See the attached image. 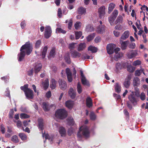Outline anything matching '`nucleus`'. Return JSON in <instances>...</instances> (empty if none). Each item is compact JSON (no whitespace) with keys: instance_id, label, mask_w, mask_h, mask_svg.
<instances>
[{"instance_id":"7c9ffc66","label":"nucleus","mask_w":148,"mask_h":148,"mask_svg":"<svg viewBox=\"0 0 148 148\" xmlns=\"http://www.w3.org/2000/svg\"><path fill=\"white\" fill-rule=\"evenodd\" d=\"M114 88L115 91L118 93H119L121 91V86L119 83H116L115 84Z\"/></svg>"},{"instance_id":"c03bdc74","label":"nucleus","mask_w":148,"mask_h":148,"mask_svg":"<svg viewBox=\"0 0 148 148\" xmlns=\"http://www.w3.org/2000/svg\"><path fill=\"white\" fill-rule=\"evenodd\" d=\"M116 18L113 16L111 15L109 17H108V20L110 25H113V23Z\"/></svg>"},{"instance_id":"7ed1b4c3","label":"nucleus","mask_w":148,"mask_h":148,"mask_svg":"<svg viewBox=\"0 0 148 148\" xmlns=\"http://www.w3.org/2000/svg\"><path fill=\"white\" fill-rule=\"evenodd\" d=\"M80 132L82 131V134H80L79 132H78L77 134L78 137L81 138L82 137V135L85 138H88L90 136V132L88 128L86 126H82L80 127L79 129Z\"/></svg>"},{"instance_id":"f8f14e48","label":"nucleus","mask_w":148,"mask_h":148,"mask_svg":"<svg viewBox=\"0 0 148 148\" xmlns=\"http://www.w3.org/2000/svg\"><path fill=\"white\" fill-rule=\"evenodd\" d=\"M48 49V47L47 45L44 46L41 48V55L42 58L44 59L45 58Z\"/></svg>"},{"instance_id":"72a5a7b5","label":"nucleus","mask_w":148,"mask_h":148,"mask_svg":"<svg viewBox=\"0 0 148 148\" xmlns=\"http://www.w3.org/2000/svg\"><path fill=\"white\" fill-rule=\"evenodd\" d=\"M95 35L96 34L95 33H93L88 35L86 38L87 41L88 42H89L92 40L95 37Z\"/></svg>"},{"instance_id":"603ef678","label":"nucleus","mask_w":148,"mask_h":148,"mask_svg":"<svg viewBox=\"0 0 148 148\" xmlns=\"http://www.w3.org/2000/svg\"><path fill=\"white\" fill-rule=\"evenodd\" d=\"M42 137L43 138H44L45 137V138L46 140V139H49L50 138V136L48 134H46L45 132L44 133H42Z\"/></svg>"},{"instance_id":"6ab92c4d","label":"nucleus","mask_w":148,"mask_h":148,"mask_svg":"<svg viewBox=\"0 0 148 148\" xmlns=\"http://www.w3.org/2000/svg\"><path fill=\"white\" fill-rule=\"evenodd\" d=\"M76 92H75L72 88H71L69 91V94L72 99H74L76 97Z\"/></svg>"},{"instance_id":"de8ad7c7","label":"nucleus","mask_w":148,"mask_h":148,"mask_svg":"<svg viewBox=\"0 0 148 148\" xmlns=\"http://www.w3.org/2000/svg\"><path fill=\"white\" fill-rule=\"evenodd\" d=\"M90 119L92 120H94L96 119V115L93 112H90Z\"/></svg>"},{"instance_id":"f3484780","label":"nucleus","mask_w":148,"mask_h":148,"mask_svg":"<svg viewBox=\"0 0 148 148\" xmlns=\"http://www.w3.org/2000/svg\"><path fill=\"white\" fill-rule=\"evenodd\" d=\"M42 107L43 110L45 112L48 111L50 109V106L47 102H43Z\"/></svg>"},{"instance_id":"a878e982","label":"nucleus","mask_w":148,"mask_h":148,"mask_svg":"<svg viewBox=\"0 0 148 148\" xmlns=\"http://www.w3.org/2000/svg\"><path fill=\"white\" fill-rule=\"evenodd\" d=\"M86 104L87 106L90 108L92 106V103L91 99L89 97H88L86 99Z\"/></svg>"},{"instance_id":"864d4df0","label":"nucleus","mask_w":148,"mask_h":148,"mask_svg":"<svg viewBox=\"0 0 148 148\" xmlns=\"http://www.w3.org/2000/svg\"><path fill=\"white\" fill-rule=\"evenodd\" d=\"M118 11L117 10L115 9L113 11L112 14L111 15L116 18L118 15Z\"/></svg>"},{"instance_id":"1a4fd4ad","label":"nucleus","mask_w":148,"mask_h":148,"mask_svg":"<svg viewBox=\"0 0 148 148\" xmlns=\"http://www.w3.org/2000/svg\"><path fill=\"white\" fill-rule=\"evenodd\" d=\"M129 101L134 105H136L137 103V100L135 97L134 95L133 94L132 92V93L129 95L128 97Z\"/></svg>"},{"instance_id":"5fc2aeb1","label":"nucleus","mask_w":148,"mask_h":148,"mask_svg":"<svg viewBox=\"0 0 148 148\" xmlns=\"http://www.w3.org/2000/svg\"><path fill=\"white\" fill-rule=\"evenodd\" d=\"M136 56V53L135 52H132L128 55V57L129 58H132Z\"/></svg>"},{"instance_id":"473e14b6","label":"nucleus","mask_w":148,"mask_h":148,"mask_svg":"<svg viewBox=\"0 0 148 148\" xmlns=\"http://www.w3.org/2000/svg\"><path fill=\"white\" fill-rule=\"evenodd\" d=\"M64 60L67 64H70L71 63V60L69 55V54H66L64 56Z\"/></svg>"},{"instance_id":"412c9836","label":"nucleus","mask_w":148,"mask_h":148,"mask_svg":"<svg viewBox=\"0 0 148 148\" xmlns=\"http://www.w3.org/2000/svg\"><path fill=\"white\" fill-rule=\"evenodd\" d=\"M57 82L56 80L53 78L51 79V82L50 85V88L52 89H55L56 87Z\"/></svg>"},{"instance_id":"f03ea898","label":"nucleus","mask_w":148,"mask_h":148,"mask_svg":"<svg viewBox=\"0 0 148 148\" xmlns=\"http://www.w3.org/2000/svg\"><path fill=\"white\" fill-rule=\"evenodd\" d=\"M21 90L25 93V96L28 99H33L34 98V93L33 91L30 88H28V84H27L20 87Z\"/></svg>"},{"instance_id":"4be33fe9","label":"nucleus","mask_w":148,"mask_h":148,"mask_svg":"<svg viewBox=\"0 0 148 148\" xmlns=\"http://www.w3.org/2000/svg\"><path fill=\"white\" fill-rule=\"evenodd\" d=\"M86 47V44L84 42H81L78 45L77 50L79 51H81L84 50Z\"/></svg>"},{"instance_id":"dca6fc26","label":"nucleus","mask_w":148,"mask_h":148,"mask_svg":"<svg viewBox=\"0 0 148 148\" xmlns=\"http://www.w3.org/2000/svg\"><path fill=\"white\" fill-rule=\"evenodd\" d=\"M59 132L61 136L64 137L66 135V131L65 128L62 126L59 127Z\"/></svg>"},{"instance_id":"0e129e2a","label":"nucleus","mask_w":148,"mask_h":148,"mask_svg":"<svg viewBox=\"0 0 148 148\" xmlns=\"http://www.w3.org/2000/svg\"><path fill=\"white\" fill-rule=\"evenodd\" d=\"M113 33L116 37H119L120 34V33L117 31H114L113 32Z\"/></svg>"},{"instance_id":"c756f323","label":"nucleus","mask_w":148,"mask_h":148,"mask_svg":"<svg viewBox=\"0 0 148 148\" xmlns=\"http://www.w3.org/2000/svg\"><path fill=\"white\" fill-rule=\"evenodd\" d=\"M115 7V5L113 3H110L109 5L108 8V13L110 14L113 11V9Z\"/></svg>"},{"instance_id":"680f3d73","label":"nucleus","mask_w":148,"mask_h":148,"mask_svg":"<svg viewBox=\"0 0 148 148\" xmlns=\"http://www.w3.org/2000/svg\"><path fill=\"white\" fill-rule=\"evenodd\" d=\"M136 47V44L134 42H131L130 45L129 47L130 48L134 49Z\"/></svg>"},{"instance_id":"39448f33","label":"nucleus","mask_w":148,"mask_h":148,"mask_svg":"<svg viewBox=\"0 0 148 148\" xmlns=\"http://www.w3.org/2000/svg\"><path fill=\"white\" fill-rule=\"evenodd\" d=\"M60 89L63 90H65L67 88L66 82L61 79H59L58 81Z\"/></svg>"},{"instance_id":"58836bf2","label":"nucleus","mask_w":148,"mask_h":148,"mask_svg":"<svg viewBox=\"0 0 148 148\" xmlns=\"http://www.w3.org/2000/svg\"><path fill=\"white\" fill-rule=\"evenodd\" d=\"M127 70L130 72H133L135 70V67L133 66L132 65H127Z\"/></svg>"},{"instance_id":"9d476101","label":"nucleus","mask_w":148,"mask_h":148,"mask_svg":"<svg viewBox=\"0 0 148 148\" xmlns=\"http://www.w3.org/2000/svg\"><path fill=\"white\" fill-rule=\"evenodd\" d=\"M131 78L132 77L131 75H128L126 78L125 81L123 83V85L126 88H129L130 85V81Z\"/></svg>"},{"instance_id":"c85d7f7f","label":"nucleus","mask_w":148,"mask_h":148,"mask_svg":"<svg viewBox=\"0 0 148 148\" xmlns=\"http://www.w3.org/2000/svg\"><path fill=\"white\" fill-rule=\"evenodd\" d=\"M38 128L42 131L44 127L43 120L41 119H39L38 120Z\"/></svg>"},{"instance_id":"338daca9","label":"nucleus","mask_w":148,"mask_h":148,"mask_svg":"<svg viewBox=\"0 0 148 148\" xmlns=\"http://www.w3.org/2000/svg\"><path fill=\"white\" fill-rule=\"evenodd\" d=\"M14 112L13 110H11L9 113V118H12L13 117V116L14 114Z\"/></svg>"},{"instance_id":"4d7b16f0","label":"nucleus","mask_w":148,"mask_h":148,"mask_svg":"<svg viewBox=\"0 0 148 148\" xmlns=\"http://www.w3.org/2000/svg\"><path fill=\"white\" fill-rule=\"evenodd\" d=\"M140 98L142 100H144L146 98V96L145 94L143 92L141 93L140 95Z\"/></svg>"},{"instance_id":"6e6552de","label":"nucleus","mask_w":148,"mask_h":148,"mask_svg":"<svg viewBox=\"0 0 148 148\" xmlns=\"http://www.w3.org/2000/svg\"><path fill=\"white\" fill-rule=\"evenodd\" d=\"M106 8L105 6H101L98 9V12L99 15V17L100 18H103L105 14Z\"/></svg>"},{"instance_id":"ea45409f","label":"nucleus","mask_w":148,"mask_h":148,"mask_svg":"<svg viewBox=\"0 0 148 148\" xmlns=\"http://www.w3.org/2000/svg\"><path fill=\"white\" fill-rule=\"evenodd\" d=\"M81 82L82 84L84 85H86L88 86H90L89 82L87 81L86 78H81Z\"/></svg>"},{"instance_id":"c9c22d12","label":"nucleus","mask_w":148,"mask_h":148,"mask_svg":"<svg viewBox=\"0 0 148 148\" xmlns=\"http://www.w3.org/2000/svg\"><path fill=\"white\" fill-rule=\"evenodd\" d=\"M42 68V66H39L38 65H35L34 67V69L35 73L37 74L40 70Z\"/></svg>"},{"instance_id":"5701e85b","label":"nucleus","mask_w":148,"mask_h":148,"mask_svg":"<svg viewBox=\"0 0 148 148\" xmlns=\"http://www.w3.org/2000/svg\"><path fill=\"white\" fill-rule=\"evenodd\" d=\"M130 35V33L127 30L124 32L122 34L120 38L121 39L125 40Z\"/></svg>"},{"instance_id":"ddd939ff","label":"nucleus","mask_w":148,"mask_h":148,"mask_svg":"<svg viewBox=\"0 0 148 148\" xmlns=\"http://www.w3.org/2000/svg\"><path fill=\"white\" fill-rule=\"evenodd\" d=\"M133 84L135 88L140 86V81L139 78L137 77H134L133 79Z\"/></svg>"},{"instance_id":"e433bc0d","label":"nucleus","mask_w":148,"mask_h":148,"mask_svg":"<svg viewBox=\"0 0 148 148\" xmlns=\"http://www.w3.org/2000/svg\"><path fill=\"white\" fill-rule=\"evenodd\" d=\"M56 33H62L64 34L66 33V31L61 28H57L56 29Z\"/></svg>"},{"instance_id":"13d9d810","label":"nucleus","mask_w":148,"mask_h":148,"mask_svg":"<svg viewBox=\"0 0 148 148\" xmlns=\"http://www.w3.org/2000/svg\"><path fill=\"white\" fill-rule=\"evenodd\" d=\"M67 132L68 135L69 136H71V135L73 133V128L71 127H70V128L68 129Z\"/></svg>"},{"instance_id":"37998d69","label":"nucleus","mask_w":148,"mask_h":148,"mask_svg":"<svg viewBox=\"0 0 148 148\" xmlns=\"http://www.w3.org/2000/svg\"><path fill=\"white\" fill-rule=\"evenodd\" d=\"M18 135L22 140H26L27 136L25 134L20 133Z\"/></svg>"},{"instance_id":"4c0bfd02","label":"nucleus","mask_w":148,"mask_h":148,"mask_svg":"<svg viewBox=\"0 0 148 148\" xmlns=\"http://www.w3.org/2000/svg\"><path fill=\"white\" fill-rule=\"evenodd\" d=\"M42 44L41 41L39 40H37L36 42L35 45V48L36 49H38L39 48Z\"/></svg>"},{"instance_id":"4468645a","label":"nucleus","mask_w":148,"mask_h":148,"mask_svg":"<svg viewBox=\"0 0 148 148\" xmlns=\"http://www.w3.org/2000/svg\"><path fill=\"white\" fill-rule=\"evenodd\" d=\"M66 72L68 81L69 82H72L73 80V78L70 69L68 68L66 69Z\"/></svg>"},{"instance_id":"774afa93","label":"nucleus","mask_w":148,"mask_h":148,"mask_svg":"<svg viewBox=\"0 0 148 148\" xmlns=\"http://www.w3.org/2000/svg\"><path fill=\"white\" fill-rule=\"evenodd\" d=\"M33 68H32L31 69L27 71L28 75L29 76H31L33 75Z\"/></svg>"},{"instance_id":"0eeeda50","label":"nucleus","mask_w":148,"mask_h":148,"mask_svg":"<svg viewBox=\"0 0 148 148\" xmlns=\"http://www.w3.org/2000/svg\"><path fill=\"white\" fill-rule=\"evenodd\" d=\"M115 48V45L114 44H110L108 45L106 48L107 53L109 54L113 53Z\"/></svg>"},{"instance_id":"a211bd4d","label":"nucleus","mask_w":148,"mask_h":148,"mask_svg":"<svg viewBox=\"0 0 148 148\" xmlns=\"http://www.w3.org/2000/svg\"><path fill=\"white\" fill-rule=\"evenodd\" d=\"M74 104L73 101L70 100H68L65 102L66 107L70 109H71L73 108Z\"/></svg>"},{"instance_id":"a18cd8bd","label":"nucleus","mask_w":148,"mask_h":148,"mask_svg":"<svg viewBox=\"0 0 148 148\" xmlns=\"http://www.w3.org/2000/svg\"><path fill=\"white\" fill-rule=\"evenodd\" d=\"M123 21V17L122 16L120 15L117 17V19L115 21L116 24H117L118 23H121Z\"/></svg>"},{"instance_id":"f257e3e1","label":"nucleus","mask_w":148,"mask_h":148,"mask_svg":"<svg viewBox=\"0 0 148 148\" xmlns=\"http://www.w3.org/2000/svg\"><path fill=\"white\" fill-rule=\"evenodd\" d=\"M32 45L28 41L26 42L23 45L20 49V53L18 55V58L19 61H21L24 59L26 54L27 55H29L33 50Z\"/></svg>"},{"instance_id":"2f4dec72","label":"nucleus","mask_w":148,"mask_h":148,"mask_svg":"<svg viewBox=\"0 0 148 148\" xmlns=\"http://www.w3.org/2000/svg\"><path fill=\"white\" fill-rule=\"evenodd\" d=\"M88 51L91 52L92 53H95L97 51L98 49L97 48L95 47L90 46L88 47Z\"/></svg>"},{"instance_id":"3c124183","label":"nucleus","mask_w":148,"mask_h":148,"mask_svg":"<svg viewBox=\"0 0 148 148\" xmlns=\"http://www.w3.org/2000/svg\"><path fill=\"white\" fill-rule=\"evenodd\" d=\"M76 44V43L73 42L69 44V48L71 50H72L75 48V45Z\"/></svg>"},{"instance_id":"e2e57ef3","label":"nucleus","mask_w":148,"mask_h":148,"mask_svg":"<svg viewBox=\"0 0 148 148\" xmlns=\"http://www.w3.org/2000/svg\"><path fill=\"white\" fill-rule=\"evenodd\" d=\"M81 23L80 22H76L74 25L75 28L76 29H78L79 27L80 26L79 25L81 24Z\"/></svg>"},{"instance_id":"cd10ccee","label":"nucleus","mask_w":148,"mask_h":148,"mask_svg":"<svg viewBox=\"0 0 148 148\" xmlns=\"http://www.w3.org/2000/svg\"><path fill=\"white\" fill-rule=\"evenodd\" d=\"M42 85H43L44 89L45 90L47 89L49 85V79L47 78L42 83Z\"/></svg>"},{"instance_id":"b1692460","label":"nucleus","mask_w":148,"mask_h":148,"mask_svg":"<svg viewBox=\"0 0 148 148\" xmlns=\"http://www.w3.org/2000/svg\"><path fill=\"white\" fill-rule=\"evenodd\" d=\"M77 11L78 14L82 15L86 13V9L82 6H80L78 8Z\"/></svg>"},{"instance_id":"8fccbe9b","label":"nucleus","mask_w":148,"mask_h":148,"mask_svg":"<svg viewBox=\"0 0 148 148\" xmlns=\"http://www.w3.org/2000/svg\"><path fill=\"white\" fill-rule=\"evenodd\" d=\"M20 117L21 119H25L29 118L30 116L25 113H21L20 115Z\"/></svg>"},{"instance_id":"a19ab883","label":"nucleus","mask_w":148,"mask_h":148,"mask_svg":"<svg viewBox=\"0 0 148 148\" xmlns=\"http://www.w3.org/2000/svg\"><path fill=\"white\" fill-rule=\"evenodd\" d=\"M82 32L81 31L75 32V35L76 39H78L82 35Z\"/></svg>"},{"instance_id":"423d86ee","label":"nucleus","mask_w":148,"mask_h":148,"mask_svg":"<svg viewBox=\"0 0 148 148\" xmlns=\"http://www.w3.org/2000/svg\"><path fill=\"white\" fill-rule=\"evenodd\" d=\"M52 33L51 29L50 27L46 26L45 28V31L44 34V36L45 38H49Z\"/></svg>"},{"instance_id":"bf43d9fd","label":"nucleus","mask_w":148,"mask_h":148,"mask_svg":"<svg viewBox=\"0 0 148 148\" xmlns=\"http://www.w3.org/2000/svg\"><path fill=\"white\" fill-rule=\"evenodd\" d=\"M113 96L117 100H119L121 99V96L119 95L116 93H114Z\"/></svg>"},{"instance_id":"6e6d98bb","label":"nucleus","mask_w":148,"mask_h":148,"mask_svg":"<svg viewBox=\"0 0 148 148\" xmlns=\"http://www.w3.org/2000/svg\"><path fill=\"white\" fill-rule=\"evenodd\" d=\"M62 12L61 8H59L58 11V16L59 17L61 18L62 16Z\"/></svg>"},{"instance_id":"052dcab7","label":"nucleus","mask_w":148,"mask_h":148,"mask_svg":"<svg viewBox=\"0 0 148 148\" xmlns=\"http://www.w3.org/2000/svg\"><path fill=\"white\" fill-rule=\"evenodd\" d=\"M95 43H98L101 41V38L99 36L96 37L95 39Z\"/></svg>"},{"instance_id":"bb28decb","label":"nucleus","mask_w":148,"mask_h":148,"mask_svg":"<svg viewBox=\"0 0 148 148\" xmlns=\"http://www.w3.org/2000/svg\"><path fill=\"white\" fill-rule=\"evenodd\" d=\"M105 28V26H104L99 25L97 28L96 31L98 33H102L104 31Z\"/></svg>"},{"instance_id":"aec40b11","label":"nucleus","mask_w":148,"mask_h":148,"mask_svg":"<svg viewBox=\"0 0 148 148\" xmlns=\"http://www.w3.org/2000/svg\"><path fill=\"white\" fill-rule=\"evenodd\" d=\"M71 56L73 58H77L80 57L81 54L76 51H72L71 52Z\"/></svg>"},{"instance_id":"2eb2a0df","label":"nucleus","mask_w":148,"mask_h":148,"mask_svg":"<svg viewBox=\"0 0 148 148\" xmlns=\"http://www.w3.org/2000/svg\"><path fill=\"white\" fill-rule=\"evenodd\" d=\"M120 42L121 44V48L122 50H125L126 49L129 41L128 40L123 41L121 40H120Z\"/></svg>"},{"instance_id":"49530a36","label":"nucleus","mask_w":148,"mask_h":148,"mask_svg":"<svg viewBox=\"0 0 148 148\" xmlns=\"http://www.w3.org/2000/svg\"><path fill=\"white\" fill-rule=\"evenodd\" d=\"M77 89L78 93L80 94L82 92V89L81 86L79 82H78L77 84Z\"/></svg>"},{"instance_id":"393cba45","label":"nucleus","mask_w":148,"mask_h":148,"mask_svg":"<svg viewBox=\"0 0 148 148\" xmlns=\"http://www.w3.org/2000/svg\"><path fill=\"white\" fill-rule=\"evenodd\" d=\"M94 30V28L92 25L88 24L86 26L85 29L86 32H91L93 31Z\"/></svg>"},{"instance_id":"f704fd0d","label":"nucleus","mask_w":148,"mask_h":148,"mask_svg":"<svg viewBox=\"0 0 148 148\" xmlns=\"http://www.w3.org/2000/svg\"><path fill=\"white\" fill-rule=\"evenodd\" d=\"M123 56V54L120 52L115 53L114 57V59L116 61H117L119 59L122 57Z\"/></svg>"},{"instance_id":"20e7f679","label":"nucleus","mask_w":148,"mask_h":148,"mask_svg":"<svg viewBox=\"0 0 148 148\" xmlns=\"http://www.w3.org/2000/svg\"><path fill=\"white\" fill-rule=\"evenodd\" d=\"M55 115L57 118L60 119H63L67 117V112L64 109H59L56 112Z\"/></svg>"},{"instance_id":"09e8293b","label":"nucleus","mask_w":148,"mask_h":148,"mask_svg":"<svg viewBox=\"0 0 148 148\" xmlns=\"http://www.w3.org/2000/svg\"><path fill=\"white\" fill-rule=\"evenodd\" d=\"M68 124L70 126H73L74 125V121L73 119H68L67 120Z\"/></svg>"},{"instance_id":"69168bd1","label":"nucleus","mask_w":148,"mask_h":148,"mask_svg":"<svg viewBox=\"0 0 148 148\" xmlns=\"http://www.w3.org/2000/svg\"><path fill=\"white\" fill-rule=\"evenodd\" d=\"M51 96V94L50 91H48L46 94V96L48 98H49Z\"/></svg>"},{"instance_id":"9b49d317","label":"nucleus","mask_w":148,"mask_h":148,"mask_svg":"<svg viewBox=\"0 0 148 148\" xmlns=\"http://www.w3.org/2000/svg\"><path fill=\"white\" fill-rule=\"evenodd\" d=\"M56 48L55 47H53L50 51L48 58L49 60H51L54 58L56 54Z\"/></svg>"},{"instance_id":"79ce46f5","label":"nucleus","mask_w":148,"mask_h":148,"mask_svg":"<svg viewBox=\"0 0 148 148\" xmlns=\"http://www.w3.org/2000/svg\"><path fill=\"white\" fill-rule=\"evenodd\" d=\"M11 140L15 143H17L19 142L18 137L16 135H14L12 137Z\"/></svg>"}]
</instances>
